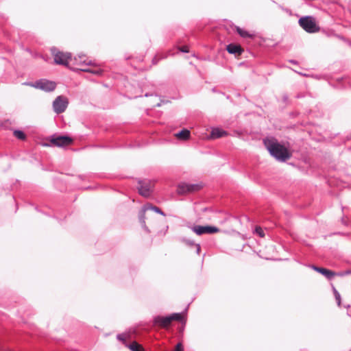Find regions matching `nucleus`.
<instances>
[{
    "instance_id": "1",
    "label": "nucleus",
    "mask_w": 351,
    "mask_h": 351,
    "mask_svg": "<svg viewBox=\"0 0 351 351\" xmlns=\"http://www.w3.org/2000/svg\"><path fill=\"white\" fill-rule=\"evenodd\" d=\"M263 143L271 156L278 161L285 162L291 156L288 149L274 138H266Z\"/></svg>"
},
{
    "instance_id": "2",
    "label": "nucleus",
    "mask_w": 351,
    "mask_h": 351,
    "mask_svg": "<svg viewBox=\"0 0 351 351\" xmlns=\"http://www.w3.org/2000/svg\"><path fill=\"white\" fill-rule=\"evenodd\" d=\"M25 84L37 89H40L45 92H51L54 90L56 87V82L46 79H41L34 82H28L25 83Z\"/></svg>"
},
{
    "instance_id": "3",
    "label": "nucleus",
    "mask_w": 351,
    "mask_h": 351,
    "mask_svg": "<svg viewBox=\"0 0 351 351\" xmlns=\"http://www.w3.org/2000/svg\"><path fill=\"white\" fill-rule=\"evenodd\" d=\"M300 25L308 33H315L319 31L314 19L311 16H304L299 19Z\"/></svg>"
},
{
    "instance_id": "4",
    "label": "nucleus",
    "mask_w": 351,
    "mask_h": 351,
    "mask_svg": "<svg viewBox=\"0 0 351 351\" xmlns=\"http://www.w3.org/2000/svg\"><path fill=\"white\" fill-rule=\"evenodd\" d=\"M51 52L54 57V62L57 64L68 66L69 60L71 58L69 53H63L56 47L51 49Z\"/></svg>"
},
{
    "instance_id": "5",
    "label": "nucleus",
    "mask_w": 351,
    "mask_h": 351,
    "mask_svg": "<svg viewBox=\"0 0 351 351\" xmlns=\"http://www.w3.org/2000/svg\"><path fill=\"white\" fill-rule=\"evenodd\" d=\"M69 105L68 99L62 95L58 96L53 101V109L56 114L64 112Z\"/></svg>"
},
{
    "instance_id": "6",
    "label": "nucleus",
    "mask_w": 351,
    "mask_h": 351,
    "mask_svg": "<svg viewBox=\"0 0 351 351\" xmlns=\"http://www.w3.org/2000/svg\"><path fill=\"white\" fill-rule=\"evenodd\" d=\"M50 142L54 146L62 147L71 144L73 139L67 136H52Z\"/></svg>"
},
{
    "instance_id": "7",
    "label": "nucleus",
    "mask_w": 351,
    "mask_h": 351,
    "mask_svg": "<svg viewBox=\"0 0 351 351\" xmlns=\"http://www.w3.org/2000/svg\"><path fill=\"white\" fill-rule=\"evenodd\" d=\"M192 230L197 235H202L204 234H213L219 231L218 228L210 226H195L192 228Z\"/></svg>"
},
{
    "instance_id": "8",
    "label": "nucleus",
    "mask_w": 351,
    "mask_h": 351,
    "mask_svg": "<svg viewBox=\"0 0 351 351\" xmlns=\"http://www.w3.org/2000/svg\"><path fill=\"white\" fill-rule=\"evenodd\" d=\"M138 189L139 193L144 197H149L152 193V184L149 181H138Z\"/></svg>"
},
{
    "instance_id": "9",
    "label": "nucleus",
    "mask_w": 351,
    "mask_h": 351,
    "mask_svg": "<svg viewBox=\"0 0 351 351\" xmlns=\"http://www.w3.org/2000/svg\"><path fill=\"white\" fill-rule=\"evenodd\" d=\"M199 189V186L197 184L182 183L178 186V192L180 194H183L188 192H193Z\"/></svg>"
},
{
    "instance_id": "10",
    "label": "nucleus",
    "mask_w": 351,
    "mask_h": 351,
    "mask_svg": "<svg viewBox=\"0 0 351 351\" xmlns=\"http://www.w3.org/2000/svg\"><path fill=\"white\" fill-rule=\"evenodd\" d=\"M154 322L156 325H158L161 327H167L171 323L169 316H167V317L157 316V317H154Z\"/></svg>"
},
{
    "instance_id": "11",
    "label": "nucleus",
    "mask_w": 351,
    "mask_h": 351,
    "mask_svg": "<svg viewBox=\"0 0 351 351\" xmlns=\"http://www.w3.org/2000/svg\"><path fill=\"white\" fill-rule=\"evenodd\" d=\"M226 49H227L228 52L231 54H238V55H241L243 51L240 45H237V44H233V43L228 45Z\"/></svg>"
},
{
    "instance_id": "12",
    "label": "nucleus",
    "mask_w": 351,
    "mask_h": 351,
    "mask_svg": "<svg viewBox=\"0 0 351 351\" xmlns=\"http://www.w3.org/2000/svg\"><path fill=\"white\" fill-rule=\"evenodd\" d=\"M227 135L228 133L226 131L219 128H213L210 133V137L212 138H219Z\"/></svg>"
},
{
    "instance_id": "13",
    "label": "nucleus",
    "mask_w": 351,
    "mask_h": 351,
    "mask_svg": "<svg viewBox=\"0 0 351 351\" xmlns=\"http://www.w3.org/2000/svg\"><path fill=\"white\" fill-rule=\"evenodd\" d=\"M313 269L319 273L325 276L328 279L332 278L335 276V273L330 270L323 267H318L316 266H312Z\"/></svg>"
},
{
    "instance_id": "14",
    "label": "nucleus",
    "mask_w": 351,
    "mask_h": 351,
    "mask_svg": "<svg viewBox=\"0 0 351 351\" xmlns=\"http://www.w3.org/2000/svg\"><path fill=\"white\" fill-rule=\"evenodd\" d=\"M148 210H154V212L161 215H165V213L157 206H153L151 204H146L143 206L142 211L145 212Z\"/></svg>"
},
{
    "instance_id": "15",
    "label": "nucleus",
    "mask_w": 351,
    "mask_h": 351,
    "mask_svg": "<svg viewBox=\"0 0 351 351\" xmlns=\"http://www.w3.org/2000/svg\"><path fill=\"white\" fill-rule=\"evenodd\" d=\"M76 64L80 66H88L90 64V62H86V56L84 55H79L77 58H75Z\"/></svg>"
},
{
    "instance_id": "16",
    "label": "nucleus",
    "mask_w": 351,
    "mask_h": 351,
    "mask_svg": "<svg viewBox=\"0 0 351 351\" xmlns=\"http://www.w3.org/2000/svg\"><path fill=\"white\" fill-rule=\"evenodd\" d=\"M176 136L177 138H178L180 139L186 140L190 136V132H189V130H188L186 129H183L182 130H181L180 132L177 133L176 134Z\"/></svg>"
},
{
    "instance_id": "17",
    "label": "nucleus",
    "mask_w": 351,
    "mask_h": 351,
    "mask_svg": "<svg viewBox=\"0 0 351 351\" xmlns=\"http://www.w3.org/2000/svg\"><path fill=\"white\" fill-rule=\"evenodd\" d=\"M128 348L132 351H144V348L137 342L134 341L128 346Z\"/></svg>"
},
{
    "instance_id": "18",
    "label": "nucleus",
    "mask_w": 351,
    "mask_h": 351,
    "mask_svg": "<svg viewBox=\"0 0 351 351\" xmlns=\"http://www.w3.org/2000/svg\"><path fill=\"white\" fill-rule=\"evenodd\" d=\"M237 33L243 38H252L253 35L250 34L248 32L240 28L239 27H237Z\"/></svg>"
},
{
    "instance_id": "19",
    "label": "nucleus",
    "mask_w": 351,
    "mask_h": 351,
    "mask_svg": "<svg viewBox=\"0 0 351 351\" xmlns=\"http://www.w3.org/2000/svg\"><path fill=\"white\" fill-rule=\"evenodd\" d=\"M184 241L186 243V245H187L188 246L195 247L196 249L197 254H199L200 249H201L199 244H196L193 241L187 240V239H184Z\"/></svg>"
},
{
    "instance_id": "20",
    "label": "nucleus",
    "mask_w": 351,
    "mask_h": 351,
    "mask_svg": "<svg viewBox=\"0 0 351 351\" xmlns=\"http://www.w3.org/2000/svg\"><path fill=\"white\" fill-rule=\"evenodd\" d=\"M14 136L20 140H25L26 138V136L23 131L17 130L14 131Z\"/></svg>"
},
{
    "instance_id": "21",
    "label": "nucleus",
    "mask_w": 351,
    "mask_h": 351,
    "mask_svg": "<svg viewBox=\"0 0 351 351\" xmlns=\"http://www.w3.org/2000/svg\"><path fill=\"white\" fill-rule=\"evenodd\" d=\"M85 72L91 73L95 75H101L103 71L101 69H84Z\"/></svg>"
},
{
    "instance_id": "22",
    "label": "nucleus",
    "mask_w": 351,
    "mask_h": 351,
    "mask_svg": "<svg viewBox=\"0 0 351 351\" xmlns=\"http://www.w3.org/2000/svg\"><path fill=\"white\" fill-rule=\"evenodd\" d=\"M169 317L171 319V322H172L173 320L180 321L182 319V316L180 313H173Z\"/></svg>"
},
{
    "instance_id": "23",
    "label": "nucleus",
    "mask_w": 351,
    "mask_h": 351,
    "mask_svg": "<svg viewBox=\"0 0 351 351\" xmlns=\"http://www.w3.org/2000/svg\"><path fill=\"white\" fill-rule=\"evenodd\" d=\"M333 292H334V295H335V300L337 301V303L338 306H340L341 305V295H340L339 293L335 289V288H333Z\"/></svg>"
},
{
    "instance_id": "24",
    "label": "nucleus",
    "mask_w": 351,
    "mask_h": 351,
    "mask_svg": "<svg viewBox=\"0 0 351 351\" xmlns=\"http://www.w3.org/2000/svg\"><path fill=\"white\" fill-rule=\"evenodd\" d=\"M255 232L260 237H264L265 233L264 230L261 227H256L255 228Z\"/></svg>"
},
{
    "instance_id": "25",
    "label": "nucleus",
    "mask_w": 351,
    "mask_h": 351,
    "mask_svg": "<svg viewBox=\"0 0 351 351\" xmlns=\"http://www.w3.org/2000/svg\"><path fill=\"white\" fill-rule=\"evenodd\" d=\"M183 350H184V349H183L182 344L181 343H178L176 345L174 351H183Z\"/></svg>"
},
{
    "instance_id": "26",
    "label": "nucleus",
    "mask_w": 351,
    "mask_h": 351,
    "mask_svg": "<svg viewBox=\"0 0 351 351\" xmlns=\"http://www.w3.org/2000/svg\"><path fill=\"white\" fill-rule=\"evenodd\" d=\"M180 50L182 52H184V53L189 52L188 47L186 46H182V47H180Z\"/></svg>"
},
{
    "instance_id": "27",
    "label": "nucleus",
    "mask_w": 351,
    "mask_h": 351,
    "mask_svg": "<svg viewBox=\"0 0 351 351\" xmlns=\"http://www.w3.org/2000/svg\"><path fill=\"white\" fill-rule=\"evenodd\" d=\"M140 221L141 223H145V212L143 211L142 215H140Z\"/></svg>"
},
{
    "instance_id": "28",
    "label": "nucleus",
    "mask_w": 351,
    "mask_h": 351,
    "mask_svg": "<svg viewBox=\"0 0 351 351\" xmlns=\"http://www.w3.org/2000/svg\"><path fill=\"white\" fill-rule=\"evenodd\" d=\"M33 57L34 58H43L44 60L47 61V59H45V58L43 55L34 53V54H33Z\"/></svg>"
},
{
    "instance_id": "29",
    "label": "nucleus",
    "mask_w": 351,
    "mask_h": 351,
    "mask_svg": "<svg viewBox=\"0 0 351 351\" xmlns=\"http://www.w3.org/2000/svg\"><path fill=\"white\" fill-rule=\"evenodd\" d=\"M117 339L120 341H125V335L123 334H119L117 335Z\"/></svg>"
},
{
    "instance_id": "30",
    "label": "nucleus",
    "mask_w": 351,
    "mask_h": 351,
    "mask_svg": "<svg viewBox=\"0 0 351 351\" xmlns=\"http://www.w3.org/2000/svg\"><path fill=\"white\" fill-rule=\"evenodd\" d=\"M86 66H82V67L79 68L78 69L80 71H84V72H85V70H84V69H90L89 68H86Z\"/></svg>"
},
{
    "instance_id": "31",
    "label": "nucleus",
    "mask_w": 351,
    "mask_h": 351,
    "mask_svg": "<svg viewBox=\"0 0 351 351\" xmlns=\"http://www.w3.org/2000/svg\"><path fill=\"white\" fill-rule=\"evenodd\" d=\"M290 62H291L292 64H297L296 61L295 60H290Z\"/></svg>"
},
{
    "instance_id": "32",
    "label": "nucleus",
    "mask_w": 351,
    "mask_h": 351,
    "mask_svg": "<svg viewBox=\"0 0 351 351\" xmlns=\"http://www.w3.org/2000/svg\"><path fill=\"white\" fill-rule=\"evenodd\" d=\"M288 99L287 96H284V100H287Z\"/></svg>"
},
{
    "instance_id": "33",
    "label": "nucleus",
    "mask_w": 351,
    "mask_h": 351,
    "mask_svg": "<svg viewBox=\"0 0 351 351\" xmlns=\"http://www.w3.org/2000/svg\"><path fill=\"white\" fill-rule=\"evenodd\" d=\"M156 58H154L153 59V62H154V64L156 63V62H155V61H156Z\"/></svg>"
},
{
    "instance_id": "34",
    "label": "nucleus",
    "mask_w": 351,
    "mask_h": 351,
    "mask_svg": "<svg viewBox=\"0 0 351 351\" xmlns=\"http://www.w3.org/2000/svg\"><path fill=\"white\" fill-rule=\"evenodd\" d=\"M0 351H5L4 350H3L2 348H0Z\"/></svg>"
}]
</instances>
